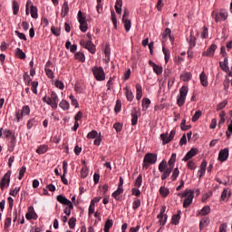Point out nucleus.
<instances>
[{
	"instance_id": "obj_1",
	"label": "nucleus",
	"mask_w": 232,
	"mask_h": 232,
	"mask_svg": "<svg viewBox=\"0 0 232 232\" xmlns=\"http://www.w3.org/2000/svg\"><path fill=\"white\" fill-rule=\"evenodd\" d=\"M177 160V154L172 153L170 159L167 162L166 160H162L159 164V171L162 173L161 180H166L169 175H171V171H173V166H175V161ZM169 164V167H168Z\"/></svg>"
},
{
	"instance_id": "obj_2",
	"label": "nucleus",
	"mask_w": 232,
	"mask_h": 232,
	"mask_svg": "<svg viewBox=\"0 0 232 232\" xmlns=\"http://www.w3.org/2000/svg\"><path fill=\"white\" fill-rule=\"evenodd\" d=\"M178 197L185 198L183 201V208H187L193 204V198H195V191L186 189L183 193H179Z\"/></svg>"
},
{
	"instance_id": "obj_3",
	"label": "nucleus",
	"mask_w": 232,
	"mask_h": 232,
	"mask_svg": "<svg viewBox=\"0 0 232 232\" xmlns=\"http://www.w3.org/2000/svg\"><path fill=\"white\" fill-rule=\"evenodd\" d=\"M156 162H157V154L147 153L143 159V168L145 169H148L150 164H155Z\"/></svg>"
},
{
	"instance_id": "obj_4",
	"label": "nucleus",
	"mask_w": 232,
	"mask_h": 232,
	"mask_svg": "<svg viewBox=\"0 0 232 232\" xmlns=\"http://www.w3.org/2000/svg\"><path fill=\"white\" fill-rule=\"evenodd\" d=\"M94 79L96 81H104L106 79V73H104V69L102 67L94 66L92 69Z\"/></svg>"
},
{
	"instance_id": "obj_5",
	"label": "nucleus",
	"mask_w": 232,
	"mask_h": 232,
	"mask_svg": "<svg viewBox=\"0 0 232 232\" xmlns=\"http://www.w3.org/2000/svg\"><path fill=\"white\" fill-rule=\"evenodd\" d=\"M188 86L183 85L180 89H179V97L177 99V104L178 106H184L185 102H186V97L188 95Z\"/></svg>"
},
{
	"instance_id": "obj_6",
	"label": "nucleus",
	"mask_w": 232,
	"mask_h": 232,
	"mask_svg": "<svg viewBox=\"0 0 232 232\" xmlns=\"http://www.w3.org/2000/svg\"><path fill=\"white\" fill-rule=\"evenodd\" d=\"M211 16L215 19L216 23H220V21H226L227 19V13L226 10L221 9L219 13L213 11Z\"/></svg>"
},
{
	"instance_id": "obj_7",
	"label": "nucleus",
	"mask_w": 232,
	"mask_h": 232,
	"mask_svg": "<svg viewBox=\"0 0 232 232\" xmlns=\"http://www.w3.org/2000/svg\"><path fill=\"white\" fill-rule=\"evenodd\" d=\"M10 177H12V170H8L0 180L1 191H5V188H8L10 186Z\"/></svg>"
},
{
	"instance_id": "obj_8",
	"label": "nucleus",
	"mask_w": 232,
	"mask_h": 232,
	"mask_svg": "<svg viewBox=\"0 0 232 232\" xmlns=\"http://www.w3.org/2000/svg\"><path fill=\"white\" fill-rule=\"evenodd\" d=\"M48 106H51L53 110H57V106L59 104V96L55 92H52L51 97H48V102H47Z\"/></svg>"
},
{
	"instance_id": "obj_9",
	"label": "nucleus",
	"mask_w": 232,
	"mask_h": 232,
	"mask_svg": "<svg viewBox=\"0 0 232 232\" xmlns=\"http://www.w3.org/2000/svg\"><path fill=\"white\" fill-rule=\"evenodd\" d=\"M175 133L176 130H172L169 133V136L168 137V133H162L160 134V139L162 140V144L165 146V144H169L173 139H175Z\"/></svg>"
},
{
	"instance_id": "obj_10",
	"label": "nucleus",
	"mask_w": 232,
	"mask_h": 232,
	"mask_svg": "<svg viewBox=\"0 0 232 232\" xmlns=\"http://www.w3.org/2000/svg\"><path fill=\"white\" fill-rule=\"evenodd\" d=\"M80 44L81 46H83V48L88 50L91 53H95L96 52L95 44H93V43H92L91 40H88L87 42L81 41Z\"/></svg>"
},
{
	"instance_id": "obj_11",
	"label": "nucleus",
	"mask_w": 232,
	"mask_h": 232,
	"mask_svg": "<svg viewBox=\"0 0 232 232\" xmlns=\"http://www.w3.org/2000/svg\"><path fill=\"white\" fill-rule=\"evenodd\" d=\"M26 115H30V106L28 105L23 106L21 112L20 111L16 112L17 122H19V121H21V119H23V117Z\"/></svg>"
},
{
	"instance_id": "obj_12",
	"label": "nucleus",
	"mask_w": 232,
	"mask_h": 232,
	"mask_svg": "<svg viewBox=\"0 0 232 232\" xmlns=\"http://www.w3.org/2000/svg\"><path fill=\"white\" fill-rule=\"evenodd\" d=\"M25 218L26 220H37V218H39V216L34 209V207L31 206L28 208L27 213L25 214Z\"/></svg>"
},
{
	"instance_id": "obj_13",
	"label": "nucleus",
	"mask_w": 232,
	"mask_h": 232,
	"mask_svg": "<svg viewBox=\"0 0 232 232\" xmlns=\"http://www.w3.org/2000/svg\"><path fill=\"white\" fill-rule=\"evenodd\" d=\"M165 213H166V206H162L160 208V212L158 215V218L160 224H162V226H165L166 221L168 220V215H166Z\"/></svg>"
},
{
	"instance_id": "obj_14",
	"label": "nucleus",
	"mask_w": 232,
	"mask_h": 232,
	"mask_svg": "<svg viewBox=\"0 0 232 232\" xmlns=\"http://www.w3.org/2000/svg\"><path fill=\"white\" fill-rule=\"evenodd\" d=\"M228 158H229V149L225 148L219 151L218 160H220V162H226V160H227Z\"/></svg>"
},
{
	"instance_id": "obj_15",
	"label": "nucleus",
	"mask_w": 232,
	"mask_h": 232,
	"mask_svg": "<svg viewBox=\"0 0 232 232\" xmlns=\"http://www.w3.org/2000/svg\"><path fill=\"white\" fill-rule=\"evenodd\" d=\"M195 155H198V149L192 148L189 150L188 152H187V154L185 155L182 160L184 162H188V160H189L190 159H193Z\"/></svg>"
},
{
	"instance_id": "obj_16",
	"label": "nucleus",
	"mask_w": 232,
	"mask_h": 232,
	"mask_svg": "<svg viewBox=\"0 0 232 232\" xmlns=\"http://www.w3.org/2000/svg\"><path fill=\"white\" fill-rule=\"evenodd\" d=\"M217 44H212L209 48L207 49V52H204L202 53V55H204L205 57H213V55H215V52L217 51Z\"/></svg>"
},
{
	"instance_id": "obj_17",
	"label": "nucleus",
	"mask_w": 232,
	"mask_h": 232,
	"mask_svg": "<svg viewBox=\"0 0 232 232\" xmlns=\"http://www.w3.org/2000/svg\"><path fill=\"white\" fill-rule=\"evenodd\" d=\"M150 66L153 69L154 73L156 75H161L162 74V66L157 65L153 61H149Z\"/></svg>"
},
{
	"instance_id": "obj_18",
	"label": "nucleus",
	"mask_w": 232,
	"mask_h": 232,
	"mask_svg": "<svg viewBox=\"0 0 232 232\" xmlns=\"http://www.w3.org/2000/svg\"><path fill=\"white\" fill-rule=\"evenodd\" d=\"M124 193V189L117 188L116 191H114L111 194V197L115 198V200H118L119 202L122 201V195Z\"/></svg>"
},
{
	"instance_id": "obj_19",
	"label": "nucleus",
	"mask_w": 232,
	"mask_h": 232,
	"mask_svg": "<svg viewBox=\"0 0 232 232\" xmlns=\"http://www.w3.org/2000/svg\"><path fill=\"white\" fill-rule=\"evenodd\" d=\"M206 168H208V161L204 160L200 164V169L198 171L199 179H202V176L206 175Z\"/></svg>"
},
{
	"instance_id": "obj_20",
	"label": "nucleus",
	"mask_w": 232,
	"mask_h": 232,
	"mask_svg": "<svg viewBox=\"0 0 232 232\" xmlns=\"http://www.w3.org/2000/svg\"><path fill=\"white\" fill-rule=\"evenodd\" d=\"M137 122H139V111H137V108H134L131 112V125L137 126Z\"/></svg>"
},
{
	"instance_id": "obj_21",
	"label": "nucleus",
	"mask_w": 232,
	"mask_h": 232,
	"mask_svg": "<svg viewBox=\"0 0 232 232\" xmlns=\"http://www.w3.org/2000/svg\"><path fill=\"white\" fill-rule=\"evenodd\" d=\"M188 44H189V50H193V48H195V46H197V38L195 37V35H193V33H190L189 37L188 38Z\"/></svg>"
},
{
	"instance_id": "obj_22",
	"label": "nucleus",
	"mask_w": 232,
	"mask_h": 232,
	"mask_svg": "<svg viewBox=\"0 0 232 232\" xmlns=\"http://www.w3.org/2000/svg\"><path fill=\"white\" fill-rule=\"evenodd\" d=\"M191 79H193L191 72H184L180 74V81H183L184 82H189Z\"/></svg>"
},
{
	"instance_id": "obj_23",
	"label": "nucleus",
	"mask_w": 232,
	"mask_h": 232,
	"mask_svg": "<svg viewBox=\"0 0 232 232\" xmlns=\"http://www.w3.org/2000/svg\"><path fill=\"white\" fill-rule=\"evenodd\" d=\"M49 147L46 144L44 145H40L37 150H36V153L38 155H44V153H46V151H48Z\"/></svg>"
},
{
	"instance_id": "obj_24",
	"label": "nucleus",
	"mask_w": 232,
	"mask_h": 232,
	"mask_svg": "<svg viewBox=\"0 0 232 232\" xmlns=\"http://www.w3.org/2000/svg\"><path fill=\"white\" fill-rule=\"evenodd\" d=\"M211 213V208L209 206H205L202 209L198 211V215H201L202 217H206V215H209Z\"/></svg>"
},
{
	"instance_id": "obj_25",
	"label": "nucleus",
	"mask_w": 232,
	"mask_h": 232,
	"mask_svg": "<svg viewBox=\"0 0 232 232\" xmlns=\"http://www.w3.org/2000/svg\"><path fill=\"white\" fill-rule=\"evenodd\" d=\"M69 12L70 7L68 6V1L65 0L62 7V17H66Z\"/></svg>"
},
{
	"instance_id": "obj_26",
	"label": "nucleus",
	"mask_w": 232,
	"mask_h": 232,
	"mask_svg": "<svg viewBox=\"0 0 232 232\" xmlns=\"http://www.w3.org/2000/svg\"><path fill=\"white\" fill-rule=\"evenodd\" d=\"M210 219L209 218H203L199 222V229L202 231L204 227H208L209 226Z\"/></svg>"
},
{
	"instance_id": "obj_27",
	"label": "nucleus",
	"mask_w": 232,
	"mask_h": 232,
	"mask_svg": "<svg viewBox=\"0 0 232 232\" xmlns=\"http://www.w3.org/2000/svg\"><path fill=\"white\" fill-rule=\"evenodd\" d=\"M231 197V189L226 188L223 189L221 193V200H226V198H229Z\"/></svg>"
},
{
	"instance_id": "obj_28",
	"label": "nucleus",
	"mask_w": 232,
	"mask_h": 232,
	"mask_svg": "<svg viewBox=\"0 0 232 232\" xmlns=\"http://www.w3.org/2000/svg\"><path fill=\"white\" fill-rule=\"evenodd\" d=\"M136 99L137 101L142 99V85L139 83L136 84Z\"/></svg>"
},
{
	"instance_id": "obj_29",
	"label": "nucleus",
	"mask_w": 232,
	"mask_h": 232,
	"mask_svg": "<svg viewBox=\"0 0 232 232\" xmlns=\"http://www.w3.org/2000/svg\"><path fill=\"white\" fill-rule=\"evenodd\" d=\"M16 142H17V140L15 138V135H13L12 138H11V140L8 144L9 151H14V150L15 149Z\"/></svg>"
},
{
	"instance_id": "obj_30",
	"label": "nucleus",
	"mask_w": 232,
	"mask_h": 232,
	"mask_svg": "<svg viewBox=\"0 0 232 232\" xmlns=\"http://www.w3.org/2000/svg\"><path fill=\"white\" fill-rule=\"evenodd\" d=\"M56 200L57 202H60V204H63V206H67L70 202V199L66 198V197L63 195H58Z\"/></svg>"
},
{
	"instance_id": "obj_31",
	"label": "nucleus",
	"mask_w": 232,
	"mask_h": 232,
	"mask_svg": "<svg viewBox=\"0 0 232 232\" xmlns=\"http://www.w3.org/2000/svg\"><path fill=\"white\" fill-rule=\"evenodd\" d=\"M199 79H200V82L201 84L206 87L208 86V75H206V72H203L200 73L199 75Z\"/></svg>"
},
{
	"instance_id": "obj_32",
	"label": "nucleus",
	"mask_w": 232,
	"mask_h": 232,
	"mask_svg": "<svg viewBox=\"0 0 232 232\" xmlns=\"http://www.w3.org/2000/svg\"><path fill=\"white\" fill-rule=\"evenodd\" d=\"M124 90L126 91L127 101L131 102L133 101V99L135 98V96L133 95V92L131 91H130V89L128 87H125Z\"/></svg>"
},
{
	"instance_id": "obj_33",
	"label": "nucleus",
	"mask_w": 232,
	"mask_h": 232,
	"mask_svg": "<svg viewBox=\"0 0 232 232\" xmlns=\"http://www.w3.org/2000/svg\"><path fill=\"white\" fill-rule=\"evenodd\" d=\"M59 106L62 108V110H63L64 111L70 110V102H68V101L66 100H63L62 102H60Z\"/></svg>"
},
{
	"instance_id": "obj_34",
	"label": "nucleus",
	"mask_w": 232,
	"mask_h": 232,
	"mask_svg": "<svg viewBox=\"0 0 232 232\" xmlns=\"http://www.w3.org/2000/svg\"><path fill=\"white\" fill-rule=\"evenodd\" d=\"M150 104H151V101L149 98H143L142 100V111H146L148 108H150Z\"/></svg>"
},
{
	"instance_id": "obj_35",
	"label": "nucleus",
	"mask_w": 232,
	"mask_h": 232,
	"mask_svg": "<svg viewBox=\"0 0 232 232\" xmlns=\"http://www.w3.org/2000/svg\"><path fill=\"white\" fill-rule=\"evenodd\" d=\"M74 58L80 63H84L86 61V57L84 56V53L78 52L74 54Z\"/></svg>"
},
{
	"instance_id": "obj_36",
	"label": "nucleus",
	"mask_w": 232,
	"mask_h": 232,
	"mask_svg": "<svg viewBox=\"0 0 232 232\" xmlns=\"http://www.w3.org/2000/svg\"><path fill=\"white\" fill-rule=\"evenodd\" d=\"M160 195L163 198H166V197H168V195H169V188H166V187H160Z\"/></svg>"
},
{
	"instance_id": "obj_37",
	"label": "nucleus",
	"mask_w": 232,
	"mask_h": 232,
	"mask_svg": "<svg viewBox=\"0 0 232 232\" xmlns=\"http://www.w3.org/2000/svg\"><path fill=\"white\" fill-rule=\"evenodd\" d=\"M171 222L174 226H177L180 222V211H178V214L172 216Z\"/></svg>"
},
{
	"instance_id": "obj_38",
	"label": "nucleus",
	"mask_w": 232,
	"mask_h": 232,
	"mask_svg": "<svg viewBox=\"0 0 232 232\" xmlns=\"http://www.w3.org/2000/svg\"><path fill=\"white\" fill-rule=\"evenodd\" d=\"M15 55L18 59H26V53L21 50V48L15 49Z\"/></svg>"
},
{
	"instance_id": "obj_39",
	"label": "nucleus",
	"mask_w": 232,
	"mask_h": 232,
	"mask_svg": "<svg viewBox=\"0 0 232 232\" xmlns=\"http://www.w3.org/2000/svg\"><path fill=\"white\" fill-rule=\"evenodd\" d=\"M179 175H180V170H179V168H175L172 171V175L170 177V179L172 181L177 180V179H179Z\"/></svg>"
},
{
	"instance_id": "obj_40",
	"label": "nucleus",
	"mask_w": 232,
	"mask_h": 232,
	"mask_svg": "<svg viewBox=\"0 0 232 232\" xmlns=\"http://www.w3.org/2000/svg\"><path fill=\"white\" fill-rule=\"evenodd\" d=\"M163 39H168L169 37L170 41H173V37H171V29L166 28L165 31L162 34Z\"/></svg>"
},
{
	"instance_id": "obj_41",
	"label": "nucleus",
	"mask_w": 232,
	"mask_h": 232,
	"mask_svg": "<svg viewBox=\"0 0 232 232\" xmlns=\"http://www.w3.org/2000/svg\"><path fill=\"white\" fill-rule=\"evenodd\" d=\"M162 52L165 55V63H166V64H168V63L169 61V57H170L169 49H167L166 47H162Z\"/></svg>"
},
{
	"instance_id": "obj_42",
	"label": "nucleus",
	"mask_w": 232,
	"mask_h": 232,
	"mask_svg": "<svg viewBox=\"0 0 232 232\" xmlns=\"http://www.w3.org/2000/svg\"><path fill=\"white\" fill-rule=\"evenodd\" d=\"M19 191H21V187L12 188L9 191V195H11V197H17Z\"/></svg>"
},
{
	"instance_id": "obj_43",
	"label": "nucleus",
	"mask_w": 232,
	"mask_h": 232,
	"mask_svg": "<svg viewBox=\"0 0 232 232\" xmlns=\"http://www.w3.org/2000/svg\"><path fill=\"white\" fill-rule=\"evenodd\" d=\"M31 16L33 19H37V17H39V14H37V6L31 5Z\"/></svg>"
},
{
	"instance_id": "obj_44",
	"label": "nucleus",
	"mask_w": 232,
	"mask_h": 232,
	"mask_svg": "<svg viewBox=\"0 0 232 232\" xmlns=\"http://www.w3.org/2000/svg\"><path fill=\"white\" fill-rule=\"evenodd\" d=\"M122 23L124 24L126 32H130V30H131V21H130V19H125L122 20Z\"/></svg>"
},
{
	"instance_id": "obj_45",
	"label": "nucleus",
	"mask_w": 232,
	"mask_h": 232,
	"mask_svg": "<svg viewBox=\"0 0 232 232\" xmlns=\"http://www.w3.org/2000/svg\"><path fill=\"white\" fill-rule=\"evenodd\" d=\"M10 226H12V218H6L5 220L4 229L8 231V229H10Z\"/></svg>"
},
{
	"instance_id": "obj_46",
	"label": "nucleus",
	"mask_w": 232,
	"mask_h": 232,
	"mask_svg": "<svg viewBox=\"0 0 232 232\" xmlns=\"http://www.w3.org/2000/svg\"><path fill=\"white\" fill-rule=\"evenodd\" d=\"M69 99L71 100L72 106H74L75 108H79V102L77 101V99H75V96L71 94L69 96Z\"/></svg>"
},
{
	"instance_id": "obj_47",
	"label": "nucleus",
	"mask_w": 232,
	"mask_h": 232,
	"mask_svg": "<svg viewBox=\"0 0 232 232\" xmlns=\"http://www.w3.org/2000/svg\"><path fill=\"white\" fill-rule=\"evenodd\" d=\"M80 30L83 34L88 32V23L86 21L85 22H80Z\"/></svg>"
},
{
	"instance_id": "obj_48",
	"label": "nucleus",
	"mask_w": 232,
	"mask_h": 232,
	"mask_svg": "<svg viewBox=\"0 0 232 232\" xmlns=\"http://www.w3.org/2000/svg\"><path fill=\"white\" fill-rule=\"evenodd\" d=\"M31 86H32L31 90L33 93H34V95H37V87L39 86V82H35V81L32 82Z\"/></svg>"
},
{
	"instance_id": "obj_49",
	"label": "nucleus",
	"mask_w": 232,
	"mask_h": 232,
	"mask_svg": "<svg viewBox=\"0 0 232 232\" xmlns=\"http://www.w3.org/2000/svg\"><path fill=\"white\" fill-rule=\"evenodd\" d=\"M134 186L136 188H140V186H142V174H139L138 178L135 180Z\"/></svg>"
},
{
	"instance_id": "obj_50",
	"label": "nucleus",
	"mask_w": 232,
	"mask_h": 232,
	"mask_svg": "<svg viewBox=\"0 0 232 232\" xmlns=\"http://www.w3.org/2000/svg\"><path fill=\"white\" fill-rule=\"evenodd\" d=\"M77 223V218H71L68 221V225H69V227L71 229H74L75 228V224Z\"/></svg>"
},
{
	"instance_id": "obj_51",
	"label": "nucleus",
	"mask_w": 232,
	"mask_h": 232,
	"mask_svg": "<svg viewBox=\"0 0 232 232\" xmlns=\"http://www.w3.org/2000/svg\"><path fill=\"white\" fill-rule=\"evenodd\" d=\"M13 14L14 15L19 14V4L15 1L13 2Z\"/></svg>"
},
{
	"instance_id": "obj_52",
	"label": "nucleus",
	"mask_w": 232,
	"mask_h": 232,
	"mask_svg": "<svg viewBox=\"0 0 232 232\" xmlns=\"http://www.w3.org/2000/svg\"><path fill=\"white\" fill-rule=\"evenodd\" d=\"M202 116V111H197L192 117V122H197L198 119Z\"/></svg>"
},
{
	"instance_id": "obj_53",
	"label": "nucleus",
	"mask_w": 232,
	"mask_h": 232,
	"mask_svg": "<svg viewBox=\"0 0 232 232\" xmlns=\"http://www.w3.org/2000/svg\"><path fill=\"white\" fill-rule=\"evenodd\" d=\"M25 173H26V167L23 166L19 170L18 180H23V177H24Z\"/></svg>"
},
{
	"instance_id": "obj_54",
	"label": "nucleus",
	"mask_w": 232,
	"mask_h": 232,
	"mask_svg": "<svg viewBox=\"0 0 232 232\" xmlns=\"http://www.w3.org/2000/svg\"><path fill=\"white\" fill-rule=\"evenodd\" d=\"M121 108H122V102H121V100H117L114 107L115 112L119 113L121 111Z\"/></svg>"
},
{
	"instance_id": "obj_55",
	"label": "nucleus",
	"mask_w": 232,
	"mask_h": 232,
	"mask_svg": "<svg viewBox=\"0 0 232 232\" xmlns=\"http://www.w3.org/2000/svg\"><path fill=\"white\" fill-rule=\"evenodd\" d=\"M51 32L55 37H59L61 35V29L56 28L55 26L51 27Z\"/></svg>"
},
{
	"instance_id": "obj_56",
	"label": "nucleus",
	"mask_w": 232,
	"mask_h": 232,
	"mask_svg": "<svg viewBox=\"0 0 232 232\" xmlns=\"http://www.w3.org/2000/svg\"><path fill=\"white\" fill-rule=\"evenodd\" d=\"M111 14L113 27L117 30V16L115 15V11H111Z\"/></svg>"
},
{
	"instance_id": "obj_57",
	"label": "nucleus",
	"mask_w": 232,
	"mask_h": 232,
	"mask_svg": "<svg viewBox=\"0 0 232 232\" xmlns=\"http://www.w3.org/2000/svg\"><path fill=\"white\" fill-rule=\"evenodd\" d=\"M226 106H227V100H225L222 102H220L219 104H218L217 111H220V110H224V108H226Z\"/></svg>"
},
{
	"instance_id": "obj_58",
	"label": "nucleus",
	"mask_w": 232,
	"mask_h": 232,
	"mask_svg": "<svg viewBox=\"0 0 232 232\" xmlns=\"http://www.w3.org/2000/svg\"><path fill=\"white\" fill-rule=\"evenodd\" d=\"M102 0H97L96 10L98 14H102Z\"/></svg>"
},
{
	"instance_id": "obj_59",
	"label": "nucleus",
	"mask_w": 232,
	"mask_h": 232,
	"mask_svg": "<svg viewBox=\"0 0 232 232\" xmlns=\"http://www.w3.org/2000/svg\"><path fill=\"white\" fill-rule=\"evenodd\" d=\"M101 142H102V135L101 133L97 136L93 141L94 146H101Z\"/></svg>"
},
{
	"instance_id": "obj_60",
	"label": "nucleus",
	"mask_w": 232,
	"mask_h": 232,
	"mask_svg": "<svg viewBox=\"0 0 232 232\" xmlns=\"http://www.w3.org/2000/svg\"><path fill=\"white\" fill-rule=\"evenodd\" d=\"M139 208H140V199L135 198L132 203V209L136 210L139 209Z\"/></svg>"
},
{
	"instance_id": "obj_61",
	"label": "nucleus",
	"mask_w": 232,
	"mask_h": 232,
	"mask_svg": "<svg viewBox=\"0 0 232 232\" xmlns=\"http://www.w3.org/2000/svg\"><path fill=\"white\" fill-rule=\"evenodd\" d=\"M24 82L27 84V86H30V82H32V78L30 77V75L28 74V72H25L24 74Z\"/></svg>"
},
{
	"instance_id": "obj_62",
	"label": "nucleus",
	"mask_w": 232,
	"mask_h": 232,
	"mask_svg": "<svg viewBox=\"0 0 232 232\" xmlns=\"http://www.w3.org/2000/svg\"><path fill=\"white\" fill-rule=\"evenodd\" d=\"M113 128L117 131V133H120V131H122V124L121 122L114 123Z\"/></svg>"
},
{
	"instance_id": "obj_63",
	"label": "nucleus",
	"mask_w": 232,
	"mask_h": 232,
	"mask_svg": "<svg viewBox=\"0 0 232 232\" xmlns=\"http://www.w3.org/2000/svg\"><path fill=\"white\" fill-rule=\"evenodd\" d=\"M97 135V130H92L87 134V139H96Z\"/></svg>"
},
{
	"instance_id": "obj_64",
	"label": "nucleus",
	"mask_w": 232,
	"mask_h": 232,
	"mask_svg": "<svg viewBox=\"0 0 232 232\" xmlns=\"http://www.w3.org/2000/svg\"><path fill=\"white\" fill-rule=\"evenodd\" d=\"M232 134V124L230 123L227 127V130L226 131L227 139H231Z\"/></svg>"
}]
</instances>
